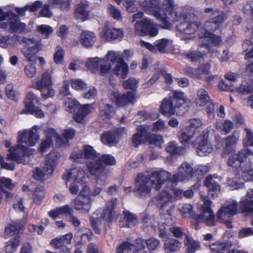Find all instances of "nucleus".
I'll return each instance as SVG.
<instances>
[{"label": "nucleus", "mask_w": 253, "mask_h": 253, "mask_svg": "<svg viewBox=\"0 0 253 253\" xmlns=\"http://www.w3.org/2000/svg\"><path fill=\"white\" fill-rule=\"evenodd\" d=\"M37 130V126H34L28 131H19L17 137L18 144L8 149L6 159L14 161L18 164H28L30 157L33 155L34 150L28 149V147L35 145L38 142L39 136Z\"/></svg>", "instance_id": "obj_1"}, {"label": "nucleus", "mask_w": 253, "mask_h": 253, "mask_svg": "<svg viewBox=\"0 0 253 253\" xmlns=\"http://www.w3.org/2000/svg\"><path fill=\"white\" fill-rule=\"evenodd\" d=\"M170 176L171 174L165 170L154 171L149 174L139 173L135 180L134 191L142 197L149 196L152 187L160 190Z\"/></svg>", "instance_id": "obj_2"}, {"label": "nucleus", "mask_w": 253, "mask_h": 253, "mask_svg": "<svg viewBox=\"0 0 253 253\" xmlns=\"http://www.w3.org/2000/svg\"><path fill=\"white\" fill-rule=\"evenodd\" d=\"M162 13L160 11H155L153 14L160 23L163 29H169L172 27L168 19L176 22L180 20L195 19L196 14L193 12H186L178 8L174 0H165L162 4Z\"/></svg>", "instance_id": "obj_3"}, {"label": "nucleus", "mask_w": 253, "mask_h": 253, "mask_svg": "<svg viewBox=\"0 0 253 253\" xmlns=\"http://www.w3.org/2000/svg\"><path fill=\"white\" fill-rule=\"evenodd\" d=\"M183 197V191L174 187L171 189V193L163 190L155 197L157 204L160 206V210L164 214L171 215L175 208L173 201L180 200Z\"/></svg>", "instance_id": "obj_4"}, {"label": "nucleus", "mask_w": 253, "mask_h": 253, "mask_svg": "<svg viewBox=\"0 0 253 253\" xmlns=\"http://www.w3.org/2000/svg\"><path fill=\"white\" fill-rule=\"evenodd\" d=\"M190 100L184 97V92L176 90L172 92V95L165 98L160 106V112L167 116H171L176 112V109L180 108L184 103L188 104Z\"/></svg>", "instance_id": "obj_5"}, {"label": "nucleus", "mask_w": 253, "mask_h": 253, "mask_svg": "<svg viewBox=\"0 0 253 253\" xmlns=\"http://www.w3.org/2000/svg\"><path fill=\"white\" fill-rule=\"evenodd\" d=\"M60 156L58 152H51L46 156L41 168H37L33 172V177L39 181L44 180L52 173Z\"/></svg>", "instance_id": "obj_6"}, {"label": "nucleus", "mask_w": 253, "mask_h": 253, "mask_svg": "<svg viewBox=\"0 0 253 253\" xmlns=\"http://www.w3.org/2000/svg\"><path fill=\"white\" fill-rule=\"evenodd\" d=\"M5 20L9 21V30L12 32L26 34L32 31V26L30 24L26 25L21 22L17 15L11 11L5 13L3 12L2 9L0 8V21Z\"/></svg>", "instance_id": "obj_7"}, {"label": "nucleus", "mask_w": 253, "mask_h": 253, "mask_svg": "<svg viewBox=\"0 0 253 253\" xmlns=\"http://www.w3.org/2000/svg\"><path fill=\"white\" fill-rule=\"evenodd\" d=\"M200 198L204 202L200 205V214L195 215V219L200 222H204L207 226H213L216 224L215 215L211 208V202L206 196L200 195Z\"/></svg>", "instance_id": "obj_8"}, {"label": "nucleus", "mask_w": 253, "mask_h": 253, "mask_svg": "<svg viewBox=\"0 0 253 253\" xmlns=\"http://www.w3.org/2000/svg\"><path fill=\"white\" fill-rule=\"evenodd\" d=\"M20 42L24 44L21 51L29 62L35 63L36 54L41 50L42 44L41 41L34 38L23 37Z\"/></svg>", "instance_id": "obj_9"}, {"label": "nucleus", "mask_w": 253, "mask_h": 253, "mask_svg": "<svg viewBox=\"0 0 253 253\" xmlns=\"http://www.w3.org/2000/svg\"><path fill=\"white\" fill-rule=\"evenodd\" d=\"M86 165L88 172L95 177L98 182L105 181L107 179L108 172L101 163L100 157L93 160L87 161Z\"/></svg>", "instance_id": "obj_10"}, {"label": "nucleus", "mask_w": 253, "mask_h": 253, "mask_svg": "<svg viewBox=\"0 0 253 253\" xmlns=\"http://www.w3.org/2000/svg\"><path fill=\"white\" fill-rule=\"evenodd\" d=\"M134 32L139 36L147 35L155 37L158 34V30L154 22L150 19L143 18L137 21L134 25Z\"/></svg>", "instance_id": "obj_11"}, {"label": "nucleus", "mask_w": 253, "mask_h": 253, "mask_svg": "<svg viewBox=\"0 0 253 253\" xmlns=\"http://www.w3.org/2000/svg\"><path fill=\"white\" fill-rule=\"evenodd\" d=\"M134 32L139 36L147 35L155 37L158 34V30L154 22L150 19L143 18L137 21L134 25Z\"/></svg>", "instance_id": "obj_12"}, {"label": "nucleus", "mask_w": 253, "mask_h": 253, "mask_svg": "<svg viewBox=\"0 0 253 253\" xmlns=\"http://www.w3.org/2000/svg\"><path fill=\"white\" fill-rule=\"evenodd\" d=\"M195 170L187 162L182 164L178 168L177 173L173 175L169 180L172 183H177L185 180H189L193 176Z\"/></svg>", "instance_id": "obj_13"}, {"label": "nucleus", "mask_w": 253, "mask_h": 253, "mask_svg": "<svg viewBox=\"0 0 253 253\" xmlns=\"http://www.w3.org/2000/svg\"><path fill=\"white\" fill-rule=\"evenodd\" d=\"M39 101V98L33 92L29 93L25 101V109L21 111V114L29 113L37 117H43L44 114L42 110L35 107V103L38 104Z\"/></svg>", "instance_id": "obj_14"}, {"label": "nucleus", "mask_w": 253, "mask_h": 253, "mask_svg": "<svg viewBox=\"0 0 253 253\" xmlns=\"http://www.w3.org/2000/svg\"><path fill=\"white\" fill-rule=\"evenodd\" d=\"M99 157L92 146L84 145L82 151L78 152H73L70 157L74 161L81 162L82 159H86L87 161H89Z\"/></svg>", "instance_id": "obj_15"}, {"label": "nucleus", "mask_w": 253, "mask_h": 253, "mask_svg": "<svg viewBox=\"0 0 253 253\" xmlns=\"http://www.w3.org/2000/svg\"><path fill=\"white\" fill-rule=\"evenodd\" d=\"M209 131L204 130L197 138L196 142L198 144L197 152L199 156L203 157L210 154L213 147L208 141Z\"/></svg>", "instance_id": "obj_16"}, {"label": "nucleus", "mask_w": 253, "mask_h": 253, "mask_svg": "<svg viewBox=\"0 0 253 253\" xmlns=\"http://www.w3.org/2000/svg\"><path fill=\"white\" fill-rule=\"evenodd\" d=\"M237 209V203L236 201L225 203L216 212L217 220L219 222H223L225 219L230 218L236 214Z\"/></svg>", "instance_id": "obj_17"}, {"label": "nucleus", "mask_w": 253, "mask_h": 253, "mask_svg": "<svg viewBox=\"0 0 253 253\" xmlns=\"http://www.w3.org/2000/svg\"><path fill=\"white\" fill-rule=\"evenodd\" d=\"M135 93L133 91H128L126 94L120 95L117 92H113L111 94V99L116 102L118 107H123L133 103L136 101Z\"/></svg>", "instance_id": "obj_18"}, {"label": "nucleus", "mask_w": 253, "mask_h": 253, "mask_svg": "<svg viewBox=\"0 0 253 253\" xmlns=\"http://www.w3.org/2000/svg\"><path fill=\"white\" fill-rule=\"evenodd\" d=\"M118 204V199L117 198H112L106 203L105 209L102 214V216L100 218L104 219L105 221L111 222L117 219V214L114 211Z\"/></svg>", "instance_id": "obj_19"}, {"label": "nucleus", "mask_w": 253, "mask_h": 253, "mask_svg": "<svg viewBox=\"0 0 253 253\" xmlns=\"http://www.w3.org/2000/svg\"><path fill=\"white\" fill-rule=\"evenodd\" d=\"M198 16L195 19L184 20L185 21L180 23L176 26L177 31L186 35H192L199 29L201 23L197 21Z\"/></svg>", "instance_id": "obj_20"}, {"label": "nucleus", "mask_w": 253, "mask_h": 253, "mask_svg": "<svg viewBox=\"0 0 253 253\" xmlns=\"http://www.w3.org/2000/svg\"><path fill=\"white\" fill-rule=\"evenodd\" d=\"M211 65L207 63L199 65L197 68V79L203 80L208 84H210L217 79V76L211 73Z\"/></svg>", "instance_id": "obj_21"}, {"label": "nucleus", "mask_w": 253, "mask_h": 253, "mask_svg": "<svg viewBox=\"0 0 253 253\" xmlns=\"http://www.w3.org/2000/svg\"><path fill=\"white\" fill-rule=\"evenodd\" d=\"M250 153L247 149L241 150L237 154H232L230 156L227 161L229 166L238 169L241 167L245 160L249 156Z\"/></svg>", "instance_id": "obj_22"}, {"label": "nucleus", "mask_w": 253, "mask_h": 253, "mask_svg": "<svg viewBox=\"0 0 253 253\" xmlns=\"http://www.w3.org/2000/svg\"><path fill=\"white\" fill-rule=\"evenodd\" d=\"M51 131L56 138V143L59 147H66L69 145V140L72 139L75 134V130L73 128L66 129L63 130L61 136L57 134L54 129H51Z\"/></svg>", "instance_id": "obj_23"}, {"label": "nucleus", "mask_w": 253, "mask_h": 253, "mask_svg": "<svg viewBox=\"0 0 253 253\" xmlns=\"http://www.w3.org/2000/svg\"><path fill=\"white\" fill-rule=\"evenodd\" d=\"M63 178L67 181L71 179L78 183H84L85 179L84 169L81 168H73L63 175Z\"/></svg>", "instance_id": "obj_24"}, {"label": "nucleus", "mask_w": 253, "mask_h": 253, "mask_svg": "<svg viewBox=\"0 0 253 253\" xmlns=\"http://www.w3.org/2000/svg\"><path fill=\"white\" fill-rule=\"evenodd\" d=\"M92 203L91 198H82L77 196L74 200V209L81 213L89 212Z\"/></svg>", "instance_id": "obj_25"}, {"label": "nucleus", "mask_w": 253, "mask_h": 253, "mask_svg": "<svg viewBox=\"0 0 253 253\" xmlns=\"http://www.w3.org/2000/svg\"><path fill=\"white\" fill-rule=\"evenodd\" d=\"M169 42L167 39H163L157 41L156 46L143 41H140L139 43L141 46L146 47L151 52H156L157 49L160 52L165 53L166 47L169 45Z\"/></svg>", "instance_id": "obj_26"}, {"label": "nucleus", "mask_w": 253, "mask_h": 253, "mask_svg": "<svg viewBox=\"0 0 253 253\" xmlns=\"http://www.w3.org/2000/svg\"><path fill=\"white\" fill-rule=\"evenodd\" d=\"M88 3L85 0H81L74 10L75 18L81 21H84L88 19V11L87 10Z\"/></svg>", "instance_id": "obj_27"}, {"label": "nucleus", "mask_w": 253, "mask_h": 253, "mask_svg": "<svg viewBox=\"0 0 253 253\" xmlns=\"http://www.w3.org/2000/svg\"><path fill=\"white\" fill-rule=\"evenodd\" d=\"M216 18H211L209 20L206 21L205 27L208 30L215 31L218 29L225 20L227 19L226 13H221L218 15Z\"/></svg>", "instance_id": "obj_28"}, {"label": "nucleus", "mask_w": 253, "mask_h": 253, "mask_svg": "<svg viewBox=\"0 0 253 253\" xmlns=\"http://www.w3.org/2000/svg\"><path fill=\"white\" fill-rule=\"evenodd\" d=\"M124 219L119 221L120 227H126L128 228L135 226L138 223L137 217L128 211H124L123 212Z\"/></svg>", "instance_id": "obj_29"}, {"label": "nucleus", "mask_w": 253, "mask_h": 253, "mask_svg": "<svg viewBox=\"0 0 253 253\" xmlns=\"http://www.w3.org/2000/svg\"><path fill=\"white\" fill-rule=\"evenodd\" d=\"M140 5L146 10H148L149 12L154 15L153 13L155 11H160L162 13V6L160 7V0H144L139 2Z\"/></svg>", "instance_id": "obj_30"}, {"label": "nucleus", "mask_w": 253, "mask_h": 253, "mask_svg": "<svg viewBox=\"0 0 253 253\" xmlns=\"http://www.w3.org/2000/svg\"><path fill=\"white\" fill-rule=\"evenodd\" d=\"M204 184L209 190V195L211 197H216L220 191L219 185L212 178L211 175H208L204 181Z\"/></svg>", "instance_id": "obj_31"}, {"label": "nucleus", "mask_w": 253, "mask_h": 253, "mask_svg": "<svg viewBox=\"0 0 253 253\" xmlns=\"http://www.w3.org/2000/svg\"><path fill=\"white\" fill-rule=\"evenodd\" d=\"M103 38L107 41L121 38L123 36L122 30L117 28H109L105 27L102 31Z\"/></svg>", "instance_id": "obj_32"}, {"label": "nucleus", "mask_w": 253, "mask_h": 253, "mask_svg": "<svg viewBox=\"0 0 253 253\" xmlns=\"http://www.w3.org/2000/svg\"><path fill=\"white\" fill-rule=\"evenodd\" d=\"M181 246V243L177 240L169 238L165 241L163 248L165 253H173L178 252Z\"/></svg>", "instance_id": "obj_33"}, {"label": "nucleus", "mask_w": 253, "mask_h": 253, "mask_svg": "<svg viewBox=\"0 0 253 253\" xmlns=\"http://www.w3.org/2000/svg\"><path fill=\"white\" fill-rule=\"evenodd\" d=\"M232 246V244L226 241H217L210 244V250L215 253H226L229 249Z\"/></svg>", "instance_id": "obj_34"}, {"label": "nucleus", "mask_w": 253, "mask_h": 253, "mask_svg": "<svg viewBox=\"0 0 253 253\" xmlns=\"http://www.w3.org/2000/svg\"><path fill=\"white\" fill-rule=\"evenodd\" d=\"M148 130L149 127L146 126H141L137 129V132L133 135L131 140L134 147H137L144 142V137Z\"/></svg>", "instance_id": "obj_35"}, {"label": "nucleus", "mask_w": 253, "mask_h": 253, "mask_svg": "<svg viewBox=\"0 0 253 253\" xmlns=\"http://www.w3.org/2000/svg\"><path fill=\"white\" fill-rule=\"evenodd\" d=\"M96 41V37L93 33L84 31L80 35V42L82 45L85 47L91 46Z\"/></svg>", "instance_id": "obj_36"}, {"label": "nucleus", "mask_w": 253, "mask_h": 253, "mask_svg": "<svg viewBox=\"0 0 253 253\" xmlns=\"http://www.w3.org/2000/svg\"><path fill=\"white\" fill-rule=\"evenodd\" d=\"M196 134L192 129H190L186 126L180 130L177 136L180 142L182 144H185L189 143Z\"/></svg>", "instance_id": "obj_37"}, {"label": "nucleus", "mask_w": 253, "mask_h": 253, "mask_svg": "<svg viewBox=\"0 0 253 253\" xmlns=\"http://www.w3.org/2000/svg\"><path fill=\"white\" fill-rule=\"evenodd\" d=\"M52 85L51 76L48 72L46 71L42 74L41 79L37 81L35 85L32 87L35 88H42V87H50Z\"/></svg>", "instance_id": "obj_38"}, {"label": "nucleus", "mask_w": 253, "mask_h": 253, "mask_svg": "<svg viewBox=\"0 0 253 253\" xmlns=\"http://www.w3.org/2000/svg\"><path fill=\"white\" fill-rule=\"evenodd\" d=\"M20 236L16 235L14 237L6 242L4 249L5 253H13L20 244Z\"/></svg>", "instance_id": "obj_39"}, {"label": "nucleus", "mask_w": 253, "mask_h": 253, "mask_svg": "<svg viewBox=\"0 0 253 253\" xmlns=\"http://www.w3.org/2000/svg\"><path fill=\"white\" fill-rule=\"evenodd\" d=\"M242 212L249 214L253 212V200L249 199L246 196L243 197L239 204Z\"/></svg>", "instance_id": "obj_40"}, {"label": "nucleus", "mask_w": 253, "mask_h": 253, "mask_svg": "<svg viewBox=\"0 0 253 253\" xmlns=\"http://www.w3.org/2000/svg\"><path fill=\"white\" fill-rule=\"evenodd\" d=\"M210 101V96L206 90L201 88L198 90L197 97L196 99V104L197 106H203L209 103Z\"/></svg>", "instance_id": "obj_41"}, {"label": "nucleus", "mask_w": 253, "mask_h": 253, "mask_svg": "<svg viewBox=\"0 0 253 253\" xmlns=\"http://www.w3.org/2000/svg\"><path fill=\"white\" fill-rule=\"evenodd\" d=\"M185 240V246L188 253H194L200 249V243L193 240L192 238L186 236Z\"/></svg>", "instance_id": "obj_42"}, {"label": "nucleus", "mask_w": 253, "mask_h": 253, "mask_svg": "<svg viewBox=\"0 0 253 253\" xmlns=\"http://www.w3.org/2000/svg\"><path fill=\"white\" fill-rule=\"evenodd\" d=\"M113 72L117 76H121L122 79L126 77L128 73V68L127 64L124 61L116 65L113 69Z\"/></svg>", "instance_id": "obj_43"}, {"label": "nucleus", "mask_w": 253, "mask_h": 253, "mask_svg": "<svg viewBox=\"0 0 253 253\" xmlns=\"http://www.w3.org/2000/svg\"><path fill=\"white\" fill-rule=\"evenodd\" d=\"M23 223L21 221H12L10 225L5 229V233L9 235H18L19 231L23 226Z\"/></svg>", "instance_id": "obj_44"}, {"label": "nucleus", "mask_w": 253, "mask_h": 253, "mask_svg": "<svg viewBox=\"0 0 253 253\" xmlns=\"http://www.w3.org/2000/svg\"><path fill=\"white\" fill-rule=\"evenodd\" d=\"M240 137V132L234 131L232 135L228 136L224 139L225 149L227 151L228 148L236 145Z\"/></svg>", "instance_id": "obj_45"}, {"label": "nucleus", "mask_w": 253, "mask_h": 253, "mask_svg": "<svg viewBox=\"0 0 253 253\" xmlns=\"http://www.w3.org/2000/svg\"><path fill=\"white\" fill-rule=\"evenodd\" d=\"M104 60L98 57L89 58L85 65L92 72L96 73L98 71L101 62H103Z\"/></svg>", "instance_id": "obj_46"}, {"label": "nucleus", "mask_w": 253, "mask_h": 253, "mask_svg": "<svg viewBox=\"0 0 253 253\" xmlns=\"http://www.w3.org/2000/svg\"><path fill=\"white\" fill-rule=\"evenodd\" d=\"M104 58L108 63L111 62L112 64H117L124 61L122 56L118 52L112 51H109Z\"/></svg>", "instance_id": "obj_47"}, {"label": "nucleus", "mask_w": 253, "mask_h": 253, "mask_svg": "<svg viewBox=\"0 0 253 253\" xmlns=\"http://www.w3.org/2000/svg\"><path fill=\"white\" fill-rule=\"evenodd\" d=\"M101 141L104 144L112 145L117 143L119 140L114 133L108 132L102 135Z\"/></svg>", "instance_id": "obj_48"}, {"label": "nucleus", "mask_w": 253, "mask_h": 253, "mask_svg": "<svg viewBox=\"0 0 253 253\" xmlns=\"http://www.w3.org/2000/svg\"><path fill=\"white\" fill-rule=\"evenodd\" d=\"M243 50L246 52L245 59L253 58V42L251 40H245L242 44Z\"/></svg>", "instance_id": "obj_49"}, {"label": "nucleus", "mask_w": 253, "mask_h": 253, "mask_svg": "<svg viewBox=\"0 0 253 253\" xmlns=\"http://www.w3.org/2000/svg\"><path fill=\"white\" fill-rule=\"evenodd\" d=\"M206 54L205 51L201 52L198 50L189 51L184 53L185 57L192 62H196L202 59Z\"/></svg>", "instance_id": "obj_50"}, {"label": "nucleus", "mask_w": 253, "mask_h": 253, "mask_svg": "<svg viewBox=\"0 0 253 253\" xmlns=\"http://www.w3.org/2000/svg\"><path fill=\"white\" fill-rule=\"evenodd\" d=\"M237 91L240 93H250L253 92V82L250 81L243 82L240 85L237 87Z\"/></svg>", "instance_id": "obj_51"}, {"label": "nucleus", "mask_w": 253, "mask_h": 253, "mask_svg": "<svg viewBox=\"0 0 253 253\" xmlns=\"http://www.w3.org/2000/svg\"><path fill=\"white\" fill-rule=\"evenodd\" d=\"M53 29L51 27L46 25H41L37 27V32L42 35V37L47 39L53 33Z\"/></svg>", "instance_id": "obj_52"}, {"label": "nucleus", "mask_w": 253, "mask_h": 253, "mask_svg": "<svg viewBox=\"0 0 253 253\" xmlns=\"http://www.w3.org/2000/svg\"><path fill=\"white\" fill-rule=\"evenodd\" d=\"M184 148L181 146H178L175 142H170L166 147L167 152L171 154H180Z\"/></svg>", "instance_id": "obj_53"}, {"label": "nucleus", "mask_w": 253, "mask_h": 253, "mask_svg": "<svg viewBox=\"0 0 253 253\" xmlns=\"http://www.w3.org/2000/svg\"><path fill=\"white\" fill-rule=\"evenodd\" d=\"M113 114V108L110 105L104 104L101 106L100 115L103 119L110 118Z\"/></svg>", "instance_id": "obj_54"}, {"label": "nucleus", "mask_w": 253, "mask_h": 253, "mask_svg": "<svg viewBox=\"0 0 253 253\" xmlns=\"http://www.w3.org/2000/svg\"><path fill=\"white\" fill-rule=\"evenodd\" d=\"M241 170V176L245 181L253 180V169L250 165L244 168L242 167Z\"/></svg>", "instance_id": "obj_55"}, {"label": "nucleus", "mask_w": 253, "mask_h": 253, "mask_svg": "<svg viewBox=\"0 0 253 253\" xmlns=\"http://www.w3.org/2000/svg\"><path fill=\"white\" fill-rule=\"evenodd\" d=\"M52 137H54V136L52 134L51 130H50L48 133L47 134L46 138L44 140H43L40 145V151L42 153L45 150L48 148H49L52 145Z\"/></svg>", "instance_id": "obj_56"}, {"label": "nucleus", "mask_w": 253, "mask_h": 253, "mask_svg": "<svg viewBox=\"0 0 253 253\" xmlns=\"http://www.w3.org/2000/svg\"><path fill=\"white\" fill-rule=\"evenodd\" d=\"M179 210L181 213L185 217L190 216L195 219V215L193 211V207L190 204H184L179 208Z\"/></svg>", "instance_id": "obj_57"}, {"label": "nucleus", "mask_w": 253, "mask_h": 253, "mask_svg": "<svg viewBox=\"0 0 253 253\" xmlns=\"http://www.w3.org/2000/svg\"><path fill=\"white\" fill-rule=\"evenodd\" d=\"M14 187V184L11 182L10 179L4 177H0V188L1 193H2V192L6 193L3 188L8 190H11Z\"/></svg>", "instance_id": "obj_58"}, {"label": "nucleus", "mask_w": 253, "mask_h": 253, "mask_svg": "<svg viewBox=\"0 0 253 253\" xmlns=\"http://www.w3.org/2000/svg\"><path fill=\"white\" fill-rule=\"evenodd\" d=\"M44 197V192L42 187H38L35 189L33 199L34 202L39 205Z\"/></svg>", "instance_id": "obj_59"}, {"label": "nucleus", "mask_w": 253, "mask_h": 253, "mask_svg": "<svg viewBox=\"0 0 253 253\" xmlns=\"http://www.w3.org/2000/svg\"><path fill=\"white\" fill-rule=\"evenodd\" d=\"M145 244L150 251L157 250L160 246V241L154 237H151L145 241Z\"/></svg>", "instance_id": "obj_60"}, {"label": "nucleus", "mask_w": 253, "mask_h": 253, "mask_svg": "<svg viewBox=\"0 0 253 253\" xmlns=\"http://www.w3.org/2000/svg\"><path fill=\"white\" fill-rule=\"evenodd\" d=\"M227 182L232 190L239 189L243 186V182L237 175L232 178H229Z\"/></svg>", "instance_id": "obj_61"}, {"label": "nucleus", "mask_w": 253, "mask_h": 253, "mask_svg": "<svg viewBox=\"0 0 253 253\" xmlns=\"http://www.w3.org/2000/svg\"><path fill=\"white\" fill-rule=\"evenodd\" d=\"M138 81L134 78H130L123 83L124 88L126 89L135 90L137 87Z\"/></svg>", "instance_id": "obj_62"}, {"label": "nucleus", "mask_w": 253, "mask_h": 253, "mask_svg": "<svg viewBox=\"0 0 253 253\" xmlns=\"http://www.w3.org/2000/svg\"><path fill=\"white\" fill-rule=\"evenodd\" d=\"M148 138L151 144H153L159 148H161V145L163 143V140L161 135L153 134L148 136Z\"/></svg>", "instance_id": "obj_63"}, {"label": "nucleus", "mask_w": 253, "mask_h": 253, "mask_svg": "<svg viewBox=\"0 0 253 253\" xmlns=\"http://www.w3.org/2000/svg\"><path fill=\"white\" fill-rule=\"evenodd\" d=\"M40 90L42 93V97L44 99H47L49 97H52L54 95L55 91L54 89L50 87H42V88H36Z\"/></svg>", "instance_id": "obj_64"}]
</instances>
